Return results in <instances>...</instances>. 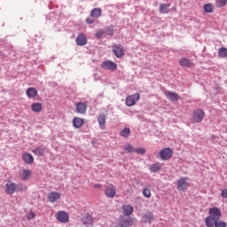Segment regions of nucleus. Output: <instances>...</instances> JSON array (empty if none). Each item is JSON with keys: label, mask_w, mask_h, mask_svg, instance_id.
Here are the masks:
<instances>
[{"label": "nucleus", "mask_w": 227, "mask_h": 227, "mask_svg": "<svg viewBox=\"0 0 227 227\" xmlns=\"http://www.w3.org/2000/svg\"><path fill=\"white\" fill-rule=\"evenodd\" d=\"M119 223L121 227H130L134 224V220L130 217L125 218V216H121Z\"/></svg>", "instance_id": "6e6552de"}, {"label": "nucleus", "mask_w": 227, "mask_h": 227, "mask_svg": "<svg viewBox=\"0 0 227 227\" xmlns=\"http://www.w3.org/2000/svg\"><path fill=\"white\" fill-rule=\"evenodd\" d=\"M165 96L167 97V98H168V100H170V102H177V100H180V96L173 91H165Z\"/></svg>", "instance_id": "2eb2a0df"}, {"label": "nucleus", "mask_w": 227, "mask_h": 227, "mask_svg": "<svg viewBox=\"0 0 227 227\" xmlns=\"http://www.w3.org/2000/svg\"><path fill=\"white\" fill-rule=\"evenodd\" d=\"M35 215L34 212H30V213H28V214L27 215V219L28 221H31V219H35Z\"/></svg>", "instance_id": "58836bf2"}, {"label": "nucleus", "mask_w": 227, "mask_h": 227, "mask_svg": "<svg viewBox=\"0 0 227 227\" xmlns=\"http://www.w3.org/2000/svg\"><path fill=\"white\" fill-rule=\"evenodd\" d=\"M32 152L33 153H35V155H37L38 157H40L43 155V153H45V149L42 147H36Z\"/></svg>", "instance_id": "c756f323"}, {"label": "nucleus", "mask_w": 227, "mask_h": 227, "mask_svg": "<svg viewBox=\"0 0 227 227\" xmlns=\"http://www.w3.org/2000/svg\"><path fill=\"white\" fill-rule=\"evenodd\" d=\"M101 68L114 72V70H118V65L111 60H105L101 64Z\"/></svg>", "instance_id": "39448f33"}, {"label": "nucleus", "mask_w": 227, "mask_h": 227, "mask_svg": "<svg viewBox=\"0 0 227 227\" xmlns=\"http://www.w3.org/2000/svg\"><path fill=\"white\" fill-rule=\"evenodd\" d=\"M26 95L28 98H35L38 95V90L35 87H30L27 90Z\"/></svg>", "instance_id": "412c9836"}, {"label": "nucleus", "mask_w": 227, "mask_h": 227, "mask_svg": "<svg viewBox=\"0 0 227 227\" xmlns=\"http://www.w3.org/2000/svg\"><path fill=\"white\" fill-rule=\"evenodd\" d=\"M102 15V10L100 8H94L90 12V17L93 19H98V17H101Z\"/></svg>", "instance_id": "a878e982"}, {"label": "nucleus", "mask_w": 227, "mask_h": 227, "mask_svg": "<svg viewBox=\"0 0 227 227\" xmlns=\"http://www.w3.org/2000/svg\"><path fill=\"white\" fill-rule=\"evenodd\" d=\"M203 10L206 13H212L214 12V4L208 3L203 5Z\"/></svg>", "instance_id": "cd10ccee"}, {"label": "nucleus", "mask_w": 227, "mask_h": 227, "mask_svg": "<svg viewBox=\"0 0 227 227\" xmlns=\"http://www.w3.org/2000/svg\"><path fill=\"white\" fill-rule=\"evenodd\" d=\"M105 32L107 33V35H109V36H113V35H114V29L111 28V27H106L105 29Z\"/></svg>", "instance_id": "e433bc0d"}, {"label": "nucleus", "mask_w": 227, "mask_h": 227, "mask_svg": "<svg viewBox=\"0 0 227 227\" xmlns=\"http://www.w3.org/2000/svg\"><path fill=\"white\" fill-rule=\"evenodd\" d=\"M31 109L34 113H42V111L43 110L42 103L32 104Z\"/></svg>", "instance_id": "b1692460"}, {"label": "nucleus", "mask_w": 227, "mask_h": 227, "mask_svg": "<svg viewBox=\"0 0 227 227\" xmlns=\"http://www.w3.org/2000/svg\"><path fill=\"white\" fill-rule=\"evenodd\" d=\"M75 43L80 47H82V46L86 45V43H88V39L86 38V35H84V34L78 35V36L75 39Z\"/></svg>", "instance_id": "dca6fc26"}, {"label": "nucleus", "mask_w": 227, "mask_h": 227, "mask_svg": "<svg viewBox=\"0 0 227 227\" xmlns=\"http://www.w3.org/2000/svg\"><path fill=\"white\" fill-rule=\"evenodd\" d=\"M31 175H33L31 169H23L20 174V179L23 180V182H26V180L31 178Z\"/></svg>", "instance_id": "aec40b11"}, {"label": "nucleus", "mask_w": 227, "mask_h": 227, "mask_svg": "<svg viewBox=\"0 0 227 227\" xmlns=\"http://www.w3.org/2000/svg\"><path fill=\"white\" fill-rule=\"evenodd\" d=\"M105 33H106V31H104V30H98L96 33V38H102V36H104Z\"/></svg>", "instance_id": "4c0bfd02"}, {"label": "nucleus", "mask_w": 227, "mask_h": 227, "mask_svg": "<svg viewBox=\"0 0 227 227\" xmlns=\"http://www.w3.org/2000/svg\"><path fill=\"white\" fill-rule=\"evenodd\" d=\"M105 194L106 198H114L116 196V187H114L113 184H110L106 187Z\"/></svg>", "instance_id": "f8f14e48"}, {"label": "nucleus", "mask_w": 227, "mask_h": 227, "mask_svg": "<svg viewBox=\"0 0 227 227\" xmlns=\"http://www.w3.org/2000/svg\"><path fill=\"white\" fill-rule=\"evenodd\" d=\"M213 225L212 227H226L227 223L226 222L221 220V218H218V220H215V222H212Z\"/></svg>", "instance_id": "bb28decb"}, {"label": "nucleus", "mask_w": 227, "mask_h": 227, "mask_svg": "<svg viewBox=\"0 0 227 227\" xmlns=\"http://www.w3.org/2000/svg\"><path fill=\"white\" fill-rule=\"evenodd\" d=\"M121 210H122L123 215H125L126 217H129V215H132L134 212V207L130 205H123L121 207Z\"/></svg>", "instance_id": "f3484780"}, {"label": "nucleus", "mask_w": 227, "mask_h": 227, "mask_svg": "<svg viewBox=\"0 0 227 227\" xmlns=\"http://www.w3.org/2000/svg\"><path fill=\"white\" fill-rule=\"evenodd\" d=\"M86 22H87V24H93V22H95V20L90 19V18H87Z\"/></svg>", "instance_id": "a19ab883"}, {"label": "nucleus", "mask_w": 227, "mask_h": 227, "mask_svg": "<svg viewBox=\"0 0 227 227\" xmlns=\"http://www.w3.org/2000/svg\"><path fill=\"white\" fill-rule=\"evenodd\" d=\"M149 169L151 173H158V171L162 169V165L160 163H154L150 166Z\"/></svg>", "instance_id": "393cba45"}, {"label": "nucleus", "mask_w": 227, "mask_h": 227, "mask_svg": "<svg viewBox=\"0 0 227 227\" xmlns=\"http://www.w3.org/2000/svg\"><path fill=\"white\" fill-rule=\"evenodd\" d=\"M171 6V4H160V12L163 14L169 13V7Z\"/></svg>", "instance_id": "5701e85b"}, {"label": "nucleus", "mask_w": 227, "mask_h": 227, "mask_svg": "<svg viewBox=\"0 0 227 227\" xmlns=\"http://www.w3.org/2000/svg\"><path fill=\"white\" fill-rule=\"evenodd\" d=\"M123 150H125V152H127V153H132V152H135L136 149H134V147L130 144H127L123 147Z\"/></svg>", "instance_id": "473e14b6"}, {"label": "nucleus", "mask_w": 227, "mask_h": 227, "mask_svg": "<svg viewBox=\"0 0 227 227\" xmlns=\"http://www.w3.org/2000/svg\"><path fill=\"white\" fill-rule=\"evenodd\" d=\"M143 196H145V198H151L152 197V192L150 191V189L145 188L143 190Z\"/></svg>", "instance_id": "f704fd0d"}, {"label": "nucleus", "mask_w": 227, "mask_h": 227, "mask_svg": "<svg viewBox=\"0 0 227 227\" xmlns=\"http://www.w3.org/2000/svg\"><path fill=\"white\" fill-rule=\"evenodd\" d=\"M160 157L161 160H169L173 157V149L168 147L160 152Z\"/></svg>", "instance_id": "423d86ee"}, {"label": "nucleus", "mask_w": 227, "mask_h": 227, "mask_svg": "<svg viewBox=\"0 0 227 227\" xmlns=\"http://www.w3.org/2000/svg\"><path fill=\"white\" fill-rule=\"evenodd\" d=\"M82 125H84L83 118L74 117L73 119V127H74V129H81V127H82Z\"/></svg>", "instance_id": "6ab92c4d"}, {"label": "nucleus", "mask_w": 227, "mask_h": 227, "mask_svg": "<svg viewBox=\"0 0 227 227\" xmlns=\"http://www.w3.org/2000/svg\"><path fill=\"white\" fill-rule=\"evenodd\" d=\"M94 189H102V184H94Z\"/></svg>", "instance_id": "79ce46f5"}, {"label": "nucleus", "mask_w": 227, "mask_h": 227, "mask_svg": "<svg viewBox=\"0 0 227 227\" xmlns=\"http://www.w3.org/2000/svg\"><path fill=\"white\" fill-rule=\"evenodd\" d=\"M57 220L59 221V223H68L69 216L67 212L65 211H59L57 213Z\"/></svg>", "instance_id": "4468645a"}, {"label": "nucleus", "mask_w": 227, "mask_h": 227, "mask_svg": "<svg viewBox=\"0 0 227 227\" xmlns=\"http://www.w3.org/2000/svg\"><path fill=\"white\" fill-rule=\"evenodd\" d=\"M139 98H141V95H139V93H135L133 95L128 96L126 98V106L128 107H132V106H136V103L139 102Z\"/></svg>", "instance_id": "20e7f679"}, {"label": "nucleus", "mask_w": 227, "mask_h": 227, "mask_svg": "<svg viewBox=\"0 0 227 227\" xmlns=\"http://www.w3.org/2000/svg\"><path fill=\"white\" fill-rule=\"evenodd\" d=\"M15 191H17V184L15 183H9L5 184V192L12 196V194H15Z\"/></svg>", "instance_id": "ddd939ff"}, {"label": "nucleus", "mask_w": 227, "mask_h": 227, "mask_svg": "<svg viewBox=\"0 0 227 227\" xmlns=\"http://www.w3.org/2000/svg\"><path fill=\"white\" fill-rule=\"evenodd\" d=\"M152 221H153V215L147 214L144 216V223H152Z\"/></svg>", "instance_id": "72a5a7b5"}, {"label": "nucleus", "mask_w": 227, "mask_h": 227, "mask_svg": "<svg viewBox=\"0 0 227 227\" xmlns=\"http://www.w3.org/2000/svg\"><path fill=\"white\" fill-rule=\"evenodd\" d=\"M172 10H175V11H176V7H174Z\"/></svg>", "instance_id": "37998d69"}, {"label": "nucleus", "mask_w": 227, "mask_h": 227, "mask_svg": "<svg viewBox=\"0 0 227 227\" xmlns=\"http://www.w3.org/2000/svg\"><path fill=\"white\" fill-rule=\"evenodd\" d=\"M179 65L183 68H192L194 62H192V60H191L190 59L183 57L179 59Z\"/></svg>", "instance_id": "0eeeda50"}, {"label": "nucleus", "mask_w": 227, "mask_h": 227, "mask_svg": "<svg viewBox=\"0 0 227 227\" xmlns=\"http://www.w3.org/2000/svg\"><path fill=\"white\" fill-rule=\"evenodd\" d=\"M22 160L25 164H33L35 158L29 153H25L22 154Z\"/></svg>", "instance_id": "a211bd4d"}, {"label": "nucleus", "mask_w": 227, "mask_h": 227, "mask_svg": "<svg viewBox=\"0 0 227 227\" xmlns=\"http://www.w3.org/2000/svg\"><path fill=\"white\" fill-rule=\"evenodd\" d=\"M98 121L100 129L102 130H106V115L104 114H100L98 117Z\"/></svg>", "instance_id": "4be33fe9"}, {"label": "nucleus", "mask_w": 227, "mask_h": 227, "mask_svg": "<svg viewBox=\"0 0 227 227\" xmlns=\"http://www.w3.org/2000/svg\"><path fill=\"white\" fill-rule=\"evenodd\" d=\"M189 184H187V177H181L177 180V190L178 191H185Z\"/></svg>", "instance_id": "1a4fd4ad"}, {"label": "nucleus", "mask_w": 227, "mask_h": 227, "mask_svg": "<svg viewBox=\"0 0 227 227\" xmlns=\"http://www.w3.org/2000/svg\"><path fill=\"white\" fill-rule=\"evenodd\" d=\"M227 4V0H215L216 8H224Z\"/></svg>", "instance_id": "2f4dec72"}, {"label": "nucleus", "mask_w": 227, "mask_h": 227, "mask_svg": "<svg viewBox=\"0 0 227 227\" xmlns=\"http://www.w3.org/2000/svg\"><path fill=\"white\" fill-rule=\"evenodd\" d=\"M208 215H209L205 219V224L207 227H212L215 221L221 219L223 213L219 207H211Z\"/></svg>", "instance_id": "f257e3e1"}, {"label": "nucleus", "mask_w": 227, "mask_h": 227, "mask_svg": "<svg viewBox=\"0 0 227 227\" xmlns=\"http://www.w3.org/2000/svg\"><path fill=\"white\" fill-rule=\"evenodd\" d=\"M112 51L115 57L117 58H123L125 56V49L123 48V45L121 44H113L112 45Z\"/></svg>", "instance_id": "7ed1b4c3"}, {"label": "nucleus", "mask_w": 227, "mask_h": 227, "mask_svg": "<svg viewBox=\"0 0 227 227\" xmlns=\"http://www.w3.org/2000/svg\"><path fill=\"white\" fill-rule=\"evenodd\" d=\"M75 107H76V113H78V114H86V111L88 109V105H86V103L84 102L76 103Z\"/></svg>", "instance_id": "9d476101"}, {"label": "nucleus", "mask_w": 227, "mask_h": 227, "mask_svg": "<svg viewBox=\"0 0 227 227\" xmlns=\"http://www.w3.org/2000/svg\"><path fill=\"white\" fill-rule=\"evenodd\" d=\"M205 118V111L200 108L195 109L192 114V123H201Z\"/></svg>", "instance_id": "f03ea898"}, {"label": "nucleus", "mask_w": 227, "mask_h": 227, "mask_svg": "<svg viewBox=\"0 0 227 227\" xmlns=\"http://www.w3.org/2000/svg\"><path fill=\"white\" fill-rule=\"evenodd\" d=\"M135 153L138 155H145L146 153V149L145 147L135 149Z\"/></svg>", "instance_id": "c9c22d12"}, {"label": "nucleus", "mask_w": 227, "mask_h": 227, "mask_svg": "<svg viewBox=\"0 0 227 227\" xmlns=\"http://www.w3.org/2000/svg\"><path fill=\"white\" fill-rule=\"evenodd\" d=\"M120 136H121V137H129V136H130V129L124 128L123 129L121 130Z\"/></svg>", "instance_id": "7c9ffc66"}, {"label": "nucleus", "mask_w": 227, "mask_h": 227, "mask_svg": "<svg viewBox=\"0 0 227 227\" xmlns=\"http://www.w3.org/2000/svg\"><path fill=\"white\" fill-rule=\"evenodd\" d=\"M222 198H225L227 199V188L222 190V193H221Z\"/></svg>", "instance_id": "ea45409f"}, {"label": "nucleus", "mask_w": 227, "mask_h": 227, "mask_svg": "<svg viewBox=\"0 0 227 227\" xmlns=\"http://www.w3.org/2000/svg\"><path fill=\"white\" fill-rule=\"evenodd\" d=\"M218 56L219 58L222 59H226L227 58V48L222 47L218 49Z\"/></svg>", "instance_id": "c85d7f7f"}, {"label": "nucleus", "mask_w": 227, "mask_h": 227, "mask_svg": "<svg viewBox=\"0 0 227 227\" xmlns=\"http://www.w3.org/2000/svg\"><path fill=\"white\" fill-rule=\"evenodd\" d=\"M59 200H61V193L58 192H51L49 193L48 201H50V203H56Z\"/></svg>", "instance_id": "9b49d317"}]
</instances>
